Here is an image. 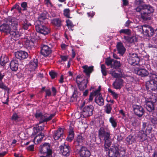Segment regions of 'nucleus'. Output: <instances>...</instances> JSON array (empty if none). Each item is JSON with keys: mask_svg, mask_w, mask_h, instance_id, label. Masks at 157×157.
Here are the masks:
<instances>
[{"mask_svg": "<svg viewBox=\"0 0 157 157\" xmlns=\"http://www.w3.org/2000/svg\"><path fill=\"white\" fill-rule=\"evenodd\" d=\"M19 119V117L16 113H14L11 119L13 121L17 122L18 121Z\"/></svg>", "mask_w": 157, "mask_h": 157, "instance_id": "53", "label": "nucleus"}, {"mask_svg": "<svg viewBox=\"0 0 157 157\" xmlns=\"http://www.w3.org/2000/svg\"><path fill=\"white\" fill-rule=\"evenodd\" d=\"M0 88L8 92L9 89L2 82H0Z\"/></svg>", "mask_w": 157, "mask_h": 157, "instance_id": "49", "label": "nucleus"}, {"mask_svg": "<svg viewBox=\"0 0 157 157\" xmlns=\"http://www.w3.org/2000/svg\"><path fill=\"white\" fill-rule=\"evenodd\" d=\"M120 34L123 33L125 34L130 35L131 33V31L128 29H124L119 31Z\"/></svg>", "mask_w": 157, "mask_h": 157, "instance_id": "41", "label": "nucleus"}, {"mask_svg": "<svg viewBox=\"0 0 157 157\" xmlns=\"http://www.w3.org/2000/svg\"><path fill=\"white\" fill-rule=\"evenodd\" d=\"M24 43L25 47L27 48H31L33 47L34 45L33 41L29 39L28 38L24 41Z\"/></svg>", "mask_w": 157, "mask_h": 157, "instance_id": "31", "label": "nucleus"}, {"mask_svg": "<svg viewBox=\"0 0 157 157\" xmlns=\"http://www.w3.org/2000/svg\"><path fill=\"white\" fill-rule=\"evenodd\" d=\"M110 74L114 78H117L119 77H123V76H121L120 74L116 73L115 71H109Z\"/></svg>", "mask_w": 157, "mask_h": 157, "instance_id": "43", "label": "nucleus"}, {"mask_svg": "<svg viewBox=\"0 0 157 157\" xmlns=\"http://www.w3.org/2000/svg\"><path fill=\"white\" fill-rule=\"evenodd\" d=\"M76 81L80 90H83L86 87L88 81V79L83 80V78L81 76H78L76 78Z\"/></svg>", "mask_w": 157, "mask_h": 157, "instance_id": "10", "label": "nucleus"}, {"mask_svg": "<svg viewBox=\"0 0 157 157\" xmlns=\"http://www.w3.org/2000/svg\"><path fill=\"white\" fill-rule=\"evenodd\" d=\"M99 94V90L98 89L96 90V91H94L93 92H92L90 94L89 100V101H91L93 100L94 97L95 96V97H96L97 95H98Z\"/></svg>", "mask_w": 157, "mask_h": 157, "instance_id": "35", "label": "nucleus"}, {"mask_svg": "<svg viewBox=\"0 0 157 157\" xmlns=\"http://www.w3.org/2000/svg\"><path fill=\"white\" fill-rule=\"evenodd\" d=\"M52 23L55 25L59 27L61 25V22L58 19H53L52 21Z\"/></svg>", "mask_w": 157, "mask_h": 157, "instance_id": "45", "label": "nucleus"}, {"mask_svg": "<svg viewBox=\"0 0 157 157\" xmlns=\"http://www.w3.org/2000/svg\"><path fill=\"white\" fill-rule=\"evenodd\" d=\"M108 91L111 94V95L115 99H117L118 97V94L115 93L114 91L110 89H108Z\"/></svg>", "mask_w": 157, "mask_h": 157, "instance_id": "47", "label": "nucleus"}, {"mask_svg": "<svg viewBox=\"0 0 157 157\" xmlns=\"http://www.w3.org/2000/svg\"><path fill=\"white\" fill-rule=\"evenodd\" d=\"M151 122L154 124H157V120L155 118H152L151 119Z\"/></svg>", "mask_w": 157, "mask_h": 157, "instance_id": "63", "label": "nucleus"}, {"mask_svg": "<svg viewBox=\"0 0 157 157\" xmlns=\"http://www.w3.org/2000/svg\"><path fill=\"white\" fill-rule=\"evenodd\" d=\"M66 22L67 23V25L68 26V28L74 26V25L70 20L69 19L66 20Z\"/></svg>", "mask_w": 157, "mask_h": 157, "instance_id": "54", "label": "nucleus"}, {"mask_svg": "<svg viewBox=\"0 0 157 157\" xmlns=\"http://www.w3.org/2000/svg\"><path fill=\"white\" fill-rule=\"evenodd\" d=\"M135 72L136 74L142 77L147 76L149 74L148 71L144 68H136L135 69Z\"/></svg>", "mask_w": 157, "mask_h": 157, "instance_id": "16", "label": "nucleus"}, {"mask_svg": "<svg viewBox=\"0 0 157 157\" xmlns=\"http://www.w3.org/2000/svg\"><path fill=\"white\" fill-rule=\"evenodd\" d=\"M104 140L105 141L104 146L106 150H107L110 146L111 144V142L109 140V138H107L106 139H104Z\"/></svg>", "mask_w": 157, "mask_h": 157, "instance_id": "38", "label": "nucleus"}, {"mask_svg": "<svg viewBox=\"0 0 157 157\" xmlns=\"http://www.w3.org/2000/svg\"><path fill=\"white\" fill-rule=\"evenodd\" d=\"M125 141L127 144H131L135 143L136 139L133 136L130 135L127 137Z\"/></svg>", "mask_w": 157, "mask_h": 157, "instance_id": "30", "label": "nucleus"}, {"mask_svg": "<svg viewBox=\"0 0 157 157\" xmlns=\"http://www.w3.org/2000/svg\"><path fill=\"white\" fill-rule=\"evenodd\" d=\"M39 24L36 23L35 26L36 30L37 32L44 35L50 33V31L48 28L41 24Z\"/></svg>", "mask_w": 157, "mask_h": 157, "instance_id": "8", "label": "nucleus"}, {"mask_svg": "<svg viewBox=\"0 0 157 157\" xmlns=\"http://www.w3.org/2000/svg\"><path fill=\"white\" fill-rule=\"evenodd\" d=\"M150 14L144 10L142 12L141 17L144 20H150Z\"/></svg>", "mask_w": 157, "mask_h": 157, "instance_id": "32", "label": "nucleus"}, {"mask_svg": "<svg viewBox=\"0 0 157 157\" xmlns=\"http://www.w3.org/2000/svg\"><path fill=\"white\" fill-rule=\"evenodd\" d=\"M83 69V72L85 73L87 75H89L90 74L93 70V67H89L87 65H84L82 67Z\"/></svg>", "mask_w": 157, "mask_h": 157, "instance_id": "27", "label": "nucleus"}, {"mask_svg": "<svg viewBox=\"0 0 157 157\" xmlns=\"http://www.w3.org/2000/svg\"><path fill=\"white\" fill-rule=\"evenodd\" d=\"M44 136V135L43 133L38 134L34 139V143L35 144H37L40 143Z\"/></svg>", "mask_w": 157, "mask_h": 157, "instance_id": "29", "label": "nucleus"}, {"mask_svg": "<svg viewBox=\"0 0 157 157\" xmlns=\"http://www.w3.org/2000/svg\"><path fill=\"white\" fill-rule=\"evenodd\" d=\"M149 77L150 80L146 83V89L150 91H155L157 89V75L151 73Z\"/></svg>", "mask_w": 157, "mask_h": 157, "instance_id": "1", "label": "nucleus"}, {"mask_svg": "<svg viewBox=\"0 0 157 157\" xmlns=\"http://www.w3.org/2000/svg\"><path fill=\"white\" fill-rule=\"evenodd\" d=\"M74 132L72 129H70L69 132V134L67 139L68 141H71L74 139Z\"/></svg>", "mask_w": 157, "mask_h": 157, "instance_id": "34", "label": "nucleus"}, {"mask_svg": "<svg viewBox=\"0 0 157 157\" xmlns=\"http://www.w3.org/2000/svg\"><path fill=\"white\" fill-rule=\"evenodd\" d=\"M40 152L43 154L47 153L46 155H52V152L49 143H44L40 146L39 148Z\"/></svg>", "mask_w": 157, "mask_h": 157, "instance_id": "9", "label": "nucleus"}, {"mask_svg": "<svg viewBox=\"0 0 157 157\" xmlns=\"http://www.w3.org/2000/svg\"><path fill=\"white\" fill-rule=\"evenodd\" d=\"M83 138L81 136H78L77 137L76 141L75 142V144L76 143L77 144L80 145L83 142Z\"/></svg>", "mask_w": 157, "mask_h": 157, "instance_id": "48", "label": "nucleus"}, {"mask_svg": "<svg viewBox=\"0 0 157 157\" xmlns=\"http://www.w3.org/2000/svg\"><path fill=\"white\" fill-rule=\"evenodd\" d=\"M18 61L16 60H12L10 63V68L14 71H17L18 67Z\"/></svg>", "mask_w": 157, "mask_h": 157, "instance_id": "28", "label": "nucleus"}, {"mask_svg": "<svg viewBox=\"0 0 157 157\" xmlns=\"http://www.w3.org/2000/svg\"><path fill=\"white\" fill-rule=\"evenodd\" d=\"M124 41L126 43H134L136 40V36H133L131 37L124 36Z\"/></svg>", "mask_w": 157, "mask_h": 157, "instance_id": "24", "label": "nucleus"}, {"mask_svg": "<svg viewBox=\"0 0 157 157\" xmlns=\"http://www.w3.org/2000/svg\"><path fill=\"white\" fill-rule=\"evenodd\" d=\"M119 148L117 145L112 146L108 152L109 157H117L119 154Z\"/></svg>", "mask_w": 157, "mask_h": 157, "instance_id": "12", "label": "nucleus"}, {"mask_svg": "<svg viewBox=\"0 0 157 157\" xmlns=\"http://www.w3.org/2000/svg\"><path fill=\"white\" fill-rule=\"evenodd\" d=\"M69 14L70 10L69 9H66L64 10V14L65 16L68 18H70Z\"/></svg>", "mask_w": 157, "mask_h": 157, "instance_id": "55", "label": "nucleus"}, {"mask_svg": "<svg viewBox=\"0 0 157 157\" xmlns=\"http://www.w3.org/2000/svg\"><path fill=\"white\" fill-rule=\"evenodd\" d=\"M128 61L130 64L134 66L139 64L140 59L137 54L130 53Z\"/></svg>", "mask_w": 157, "mask_h": 157, "instance_id": "7", "label": "nucleus"}, {"mask_svg": "<svg viewBox=\"0 0 157 157\" xmlns=\"http://www.w3.org/2000/svg\"><path fill=\"white\" fill-rule=\"evenodd\" d=\"M110 132L107 127H101L98 130V136L100 139L109 138Z\"/></svg>", "mask_w": 157, "mask_h": 157, "instance_id": "6", "label": "nucleus"}, {"mask_svg": "<svg viewBox=\"0 0 157 157\" xmlns=\"http://www.w3.org/2000/svg\"><path fill=\"white\" fill-rule=\"evenodd\" d=\"M46 95L48 96H50L51 95V92L50 90L48 89L45 90Z\"/></svg>", "mask_w": 157, "mask_h": 157, "instance_id": "59", "label": "nucleus"}, {"mask_svg": "<svg viewBox=\"0 0 157 157\" xmlns=\"http://www.w3.org/2000/svg\"><path fill=\"white\" fill-rule=\"evenodd\" d=\"M94 109V107L92 105L85 106L83 109L82 112V113L84 117H86L92 115Z\"/></svg>", "mask_w": 157, "mask_h": 157, "instance_id": "13", "label": "nucleus"}, {"mask_svg": "<svg viewBox=\"0 0 157 157\" xmlns=\"http://www.w3.org/2000/svg\"><path fill=\"white\" fill-rule=\"evenodd\" d=\"M146 133L143 131L140 132L139 137L141 141H143L146 139L147 136Z\"/></svg>", "mask_w": 157, "mask_h": 157, "instance_id": "37", "label": "nucleus"}, {"mask_svg": "<svg viewBox=\"0 0 157 157\" xmlns=\"http://www.w3.org/2000/svg\"><path fill=\"white\" fill-rule=\"evenodd\" d=\"M9 21L11 22V25L12 28V30L10 33V36L11 38L15 40L19 39L21 35V33L17 30L18 26L17 20L16 19H13Z\"/></svg>", "mask_w": 157, "mask_h": 157, "instance_id": "2", "label": "nucleus"}, {"mask_svg": "<svg viewBox=\"0 0 157 157\" xmlns=\"http://www.w3.org/2000/svg\"><path fill=\"white\" fill-rule=\"evenodd\" d=\"M133 108L134 113L139 117H140L144 114V110L141 106L134 105L133 106Z\"/></svg>", "mask_w": 157, "mask_h": 157, "instance_id": "14", "label": "nucleus"}, {"mask_svg": "<svg viewBox=\"0 0 157 157\" xmlns=\"http://www.w3.org/2000/svg\"><path fill=\"white\" fill-rule=\"evenodd\" d=\"M144 34L147 36H151L154 33V30L150 26L145 25L141 26Z\"/></svg>", "mask_w": 157, "mask_h": 157, "instance_id": "11", "label": "nucleus"}, {"mask_svg": "<svg viewBox=\"0 0 157 157\" xmlns=\"http://www.w3.org/2000/svg\"><path fill=\"white\" fill-rule=\"evenodd\" d=\"M123 85V80L121 79H117L113 82V86L116 89H120Z\"/></svg>", "mask_w": 157, "mask_h": 157, "instance_id": "22", "label": "nucleus"}, {"mask_svg": "<svg viewBox=\"0 0 157 157\" xmlns=\"http://www.w3.org/2000/svg\"><path fill=\"white\" fill-rule=\"evenodd\" d=\"M47 18V15L43 13L41 14L40 16L39 17L38 20L36 22L37 24L40 23V22H42L43 21Z\"/></svg>", "mask_w": 157, "mask_h": 157, "instance_id": "40", "label": "nucleus"}, {"mask_svg": "<svg viewBox=\"0 0 157 157\" xmlns=\"http://www.w3.org/2000/svg\"><path fill=\"white\" fill-rule=\"evenodd\" d=\"M38 61L36 59H33L30 62L29 68L30 71H33L36 68L37 66Z\"/></svg>", "mask_w": 157, "mask_h": 157, "instance_id": "23", "label": "nucleus"}, {"mask_svg": "<svg viewBox=\"0 0 157 157\" xmlns=\"http://www.w3.org/2000/svg\"><path fill=\"white\" fill-rule=\"evenodd\" d=\"M79 154L82 157H89L91 155V153L86 147H82L79 151Z\"/></svg>", "mask_w": 157, "mask_h": 157, "instance_id": "18", "label": "nucleus"}, {"mask_svg": "<svg viewBox=\"0 0 157 157\" xmlns=\"http://www.w3.org/2000/svg\"><path fill=\"white\" fill-rule=\"evenodd\" d=\"M46 4L48 6H52L50 0H44Z\"/></svg>", "mask_w": 157, "mask_h": 157, "instance_id": "64", "label": "nucleus"}, {"mask_svg": "<svg viewBox=\"0 0 157 157\" xmlns=\"http://www.w3.org/2000/svg\"><path fill=\"white\" fill-rule=\"evenodd\" d=\"M21 6L22 8H24V10H25L27 7V3L25 2H22L21 4Z\"/></svg>", "mask_w": 157, "mask_h": 157, "instance_id": "57", "label": "nucleus"}, {"mask_svg": "<svg viewBox=\"0 0 157 157\" xmlns=\"http://www.w3.org/2000/svg\"><path fill=\"white\" fill-rule=\"evenodd\" d=\"M52 91L53 95L54 96L56 95V88L54 87H52Z\"/></svg>", "mask_w": 157, "mask_h": 157, "instance_id": "61", "label": "nucleus"}, {"mask_svg": "<svg viewBox=\"0 0 157 157\" xmlns=\"http://www.w3.org/2000/svg\"><path fill=\"white\" fill-rule=\"evenodd\" d=\"M112 110L111 105L109 104H107L105 108V110L106 113L108 114H109L111 113Z\"/></svg>", "mask_w": 157, "mask_h": 157, "instance_id": "42", "label": "nucleus"}, {"mask_svg": "<svg viewBox=\"0 0 157 157\" xmlns=\"http://www.w3.org/2000/svg\"><path fill=\"white\" fill-rule=\"evenodd\" d=\"M55 113L49 114H43L39 111H37L35 114L36 118L39 121L40 123L48 121L52 119L55 116Z\"/></svg>", "mask_w": 157, "mask_h": 157, "instance_id": "4", "label": "nucleus"}, {"mask_svg": "<svg viewBox=\"0 0 157 157\" xmlns=\"http://www.w3.org/2000/svg\"><path fill=\"white\" fill-rule=\"evenodd\" d=\"M113 60L112 59H111L109 58H107L106 59L105 61V63L106 65L108 66L110 65L111 66V67H112V64H113Z\"/></svg>", "mask_w": 157, "mask_h": 157, "instance_id": "51", "label": "nucleus"}, {"mask_svg": "<svg viewBox=\"0 0 157 157\" xmlns=\"http://www.w3.org/2000/svg\"><path fill=\"white\" fill-rule=\"evenodd\" d=\"M136 10L137 12H140L141 13L142 12H143L144 10V5L139 6L136 8Z\"/></svg>", "mask_w": 157, "mask_h": 157, "instance_id": "52", "label": "nucleus"}, {"mask_svg": "<svg viewBox=\"0 0 157 157\" xmlns=\"http://www.w3.org/2000/svg\"><path fill=\"white\" fill-rule=\"evenodd\" d=\"M14 55L16 57L20 60L26 58L28 56V54L26 52L22 51L15 52Z\"/></svg>", "mask_w": 157, "mask_h": 157, "instance_id": "17", "label": "nucleus"}, {"mask_svg": "<svg viewBox=\"0 0 157 157\" xmlns=\"http://www.w3.org/2000/svg\"><path fill=\"white\" fill-rule=\"evenodd\" d=\"M31 24L26 21H25L23 23V27L25 30L28 29V27L31 26Z\"/></svg>", "mask_w": 157, "mask_h": 157, "instance_id": "50", "label": "nucleus"}, {"mask_svg": "<svg viewBox=\"0 0 157 157\" xmlns=\"http://www.w3.org/2000/svg\"><path fill=\"white\" fill-rule=\"evenodd\" d=\"M0 61L1 65L3 66L8 62V59L7 56H2L1 57Z\"/></svg>", "mask_w": 157, "mask_h": 157, "instance_id": "36", "label": "nucleus"}, {"mask_svg": "<svg viewBox=\"0 0 157 157\" xmlns=\"http://www.w3.org/2000/svg\"><path fill=\"white\" fill-rule=\"evenodd\" d=\"M121 65L120 62L113 60V64H112V68H115L119 67L121 66Z\"/></svg>", "mask_w": 157, "mask_h": 157, "instance_id": "44", "label": "nucleus"}, {"mask_svg": "<svg viewBox=\"0 0 157 157\" xmlns=\"http://www.w3.org/2000/svg\"><path fill=\"white\" fill-rule=\"evenodd\" d=\"M51 53L50 49L46 45H43L41 48V53L44 56H48Z\"/></svg>", "mask_w": 157, "mask_h": 157, "instance_id": "21", "label": "nucleus"}, {"mask_svg": "<svg viewBox=\"0 0 157 157\" xmlns=\"http://www.w3.org/2000/svg\"><path fill=\"white\" fill-rule=\"evenodd\" d=\"M69 148V146L66 144H64L63 146L62 145L60 147V151L62 154L66 156H67L70 155Z\"/></svg>", "mask_w": 157, "mask_h": 157, "instance_id": "19", "label": "nucleus"}, {"mask_svg": "<svg viewBox=\"0 0 157 157\" xmlns=\"http://www.w3.org/2000/svg\"><path fill=\"white\" fill-rule=\"evenodd\" d=\"M142 130L145 133H150L152 129L151 126L148 123H144L142 128Z\"/></svg>", "mask_w": 157, "mask_h": 157, "instance_id": "26", "label": "nucleus"}, {"mask_svg": "<svg viewBox=\"0 0 157 157\" xmlns=\"http://www.w3.org/2000/svg\"><path fill=\"white\" fill-rule=\"evenodd\" d=\"M101 71L103 75L106 76L107 75V72L106 68L105 65L104 64H102L101 66Z\"/></svg>", "mask_w": 157, "mask_h": 157, "instance_id": "46", "label": "nucleus"}, {"mask_svg": "<svg viewBox=\"0 0 157 157\" xmlns=\"http://www.w3.org/2000/svg\"><path fill=\"white\" fill-rule=\"evenodd\" d=\"M63 129L62 128H59L57 130L54 131L53 133L54 139L55 140H58L63 135Z\"/></svg>", "mask_w": 157, "mask_h": 157, "instance_id": "20", "label": "nucleus"}, {"mask_svg": "<svg viewBox=\"0 0 157 157\" xmlns=\"http://www.w3.org/2000/svg\"><path fill=\"white\" fill-rule=\"evenodd\" d=\"M148 95L149 96L148 98H145V102L146 105V109L150 112L154 109V105L157 101V98L154 94L151 93Z\"/></svg>", "mask_w": 157, "mask_h": 157, "instance_id": "3", "label": "nucleus"}, {"mask_svg": "<svg viewBox=\"0 0 157 157\" xmlns=\"http://www.w3.org/2000/svg\"><path fill=\"white\" fill-rule=\"evenodd\" d=\"M117 49L119 53L123 55L125 51V49L121 42H118L116 45Z\"/></svg>", "mask_w": 157, "mask_h": 157, "instance_id": "25", "label": "nucleus"}, {"mask_svg": "<svg viewBox=\"0 0 157 157\" xmlns=\"http://www.w3.org/2000/svg\"><path fill=\"white\" fill-rule=\"evenodd\" d=\"M144 10L150 14L153 13L154 11L152 7L149 5H144Z\"/></svg>", "mask_w": 157, "mask_h": 157, "instance_id": "33", "label": "nucleus"}, {"mask_svg": "<svg viewBox=\"0 0 157 157\" xmlns=\"http://www.w3.org/2000/svg\"><path fill=\"white\" fill-rule=\"evenodd\" d=\"M34 147V145H31L29 146H28L27 149L28 150L32 151L33 150Z\"/></svg>", "mask_w": 157, "mask_h": 157, "instance_id": "58", "label": "nucleus"}, {"mask_svg": "<svg viewBox=\"0 0 157 157\" xmlns=\"http://www.w3.org/2000/svg\"><path fill=\"white\" fill-rule=\"evenodd\" d=\"M40 123H39V124L38 125V129L39 130H42L44 129V126L43 125H40Z\"/></svg>", "mask_w": 157, "mask_h": 157, "instance_id": "60", "label": "nucleus"}, {"mask_svg": "<svg viewBox=\"0 0 157 157\" xmlns=\"http://www.w3.org/2000/svg\"><path fill=\"white\" fill-rule=\"evenodd\" d=\"M13 19L15 18L10 17L5 19V21L6 22V23H4L0 26V30L6 33H10L11 30H12V28L11 24V22L10 23L9 20Z\"/></svg>", "mask_w": 157, "mask_h": 157, "instance_id": "5", "label": "nucleus"}, {"mask_svg": "<svg viewBox=\"0 0 157 157\" xmlns=\"http://www.w3.org/2000/svg\"><path fill=\"white\" fill-rule=\"evenodd\" d=\"M101 86L99 87V94L97 95L95 98V102L98 105L102 106L104 104V100L103 98L101 97V94L100 93Z\"/></svg>", "mask_w": 157, "mask_h": 157, "instance_id": "15", "label": "nucleus"}, {"mask_svg": "<svg viewBox=\"0 0 157 157\" xmlns=\"http://www.w3.org/2000/svg\"><path fill=\"white\" fill-rule=\"evenodd\" d=\"M73 73L72 72L69 71L68 72V76L67 77H69V79H71L72 77Z\"/></svg>", "mask_w": 157, "mask_h": 157, "instance_id": "62", "label": "nucleus"}, {"mask_svg": "<svg viewBox=\"0 0 157 157\" xmlns=\"http://www.w3.org/2000/svg\"><path fill=\"white\" fill-rule=\"evenodd\" d=\"M49 74L52 78H55L57 76V73L54 71H51L49 72Z\"/></svg>", "mask_w": 157, "mask_h": 157, "instance_id": "56", "label": "nucleus"}, {"mask_svg": "<svg viewBox=\"0 0 157 157\" xmlns=\"http://www.w3.org/2000/svg\"><path fill=\"white\" fill-rule=\"evenodd\" d=\"M109 121L111 123L112 127L115 128L117 126V122L116 120L113 117H111L109 119Z\"/></svg>", "mask_w": 157, "mask_h": 157, "instance_id": "39", "label": "nucleus"}]
</instances>
